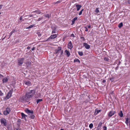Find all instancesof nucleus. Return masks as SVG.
<instances>
[{"label": "nucleus", "instance_id": "obj_8", "mask_svg": "<svg viewBox=\"0 0 130 130\" xmlns=\"http://www.w3.org/2000/svg\"><path fill=\"white\" fill-rule=\"evenodd\" d=\"M84 46L85 48L87 49H89L90 48V46L89 45L87 44L86 43H83Z\"/></svg>", "mask_w": 130, "mask_h": 130}, {"label": "nucleus", "instance_id": "obj_30", "mask_svg": "<svg viewBox=\"0 0 130 130\" xmlns=\"http://www.w3.org/2000/svg\"><path fill=\"white\" fill-rule=\"evenodd\" d=\"M114 93L112 92L111 93H110L109 94V95L110 96V97H113L114 95Z\"/></svg>", "mask_w": 130, "mask_h": 130}, {"label": "nucleus", "instance_id": "obj_14", "mask_svg": "<svg viewBox=\"0 0 130 130\" xmlns=\"http://www.w3.org/2000/svg\"><path fill=\"white\" fill-rule=\"evenodd\" d=\"M77 17H76L72 20V25H73L75 21L77 19Z\"/></svg>", "mask_w": 130, "mask_h": 130}, {"label": "nucleus", "instance_id": "obj_44", "mask_svg": "<svg viewBox=\"0 0 130 130\" xmlns=\"http://www.w3.org/2000/svg\"><path fill=\"white\" fill-rule=\"evenodd\" d=\"M15 31V30L14 29H13L12 31L11 32L10 34H11V35H12V34L14 32V31Z\"/></svg>", "mask_w": 130, "mask_h": 130}, {"label": "nucleus", "instance_id": "obj_57", "mask_svg": "<svg viewBox=\"0 0 130 130\" xmlns=\"http://www.w3.org/2000/svg\"><path fill=\"white\" fill-rule=\"evenodd\" d=\"M63 53V50H61V55Z\"/></svg>", "mask_w": 130, "mask_h": 130}, {"label": "nucleus", "instance_id": "obj_62", "mask_svg": "<svg viewBox=\"0 0 130 130\" xmlns=\"http://www.w3.org/2000/svg\"><path fill=\"white\" fill-rule=\"evenodd\" d=\"M6 36H5V37H4V38H2V40H4V39H5V38L6 37Z\"/></svg>", "mask_w": 130, "mask_h": 130}, {"label": "nucleus", "instance_id": "obj_25", "mask_svg": "<svg viewBox=\"0 0 130 130\" xmlns=\"http://www.w3.org/2000/svg\"><path fill=\"white\" fill-rule=\"evenodd\" d=\"M62 2V1L61 0L58 1L56 2H55L54 3V4H58L60 2Z\"/></svg>", "mask_w": 130, "mask_h": 130}, {"label": "nucleus", "instance_id": "obj_35", "mask_svg": "<svg viewBox=\"0 0 130 130\" xmlns=\"http://www.w3.org/2000/svg\"><path fill=\"white\" fill-rule=\"evenodd\" d=\"M29 98H25V102H28L29 100Z\"/></svg>", "mask_w": 130, "mask_h": 130}, {"label": "nucleus", "instance_id": "obj_2", "mask_svg": "<svg viewBox=\"0 0 130 130\" xmlns=\"http://www.w3.org/2000/svg\"><path fill=\"white\" fill-rule=\"evenodd\" d=\"M24 58H19L18 59V65L19 66H21L23 63Z\"/></svg>", "mask_w": 130, "mask_h": 130}, {"label": "nucleus", "instance_id": "obj_31", "mask_svg": "<svg viewBox=\"0 0 130 130\" xmlns=\"http://www.w3.org/2000/svg\"><path fill=\"white\" fill-rule=\"evenodd\" d=\"M42 101V99H38L37 100V103L38 104L39 102H41Z\"/></svg>", "mask_w": 130, "mask_h": 130}, {"label": "nucleus", "instance_id": "obj_29", "mask_svg": "<svg viewBox=\"0 0 130 130\" xmlns=\"http://www.w3.org/2000/svg\"><path fill=\"white\" fill-rule=\"evenodd\" d=\"M79 55L80 56H82L83 55V53L82 52H78Z\"/></svg>", "mask_w": 130, "mask_h": 130}, {"label": "nucleus", "instance_id": "obj_54", "mask_svg": "<svg viewBox=\"0 0 130 130\" xmlns=\"http://www.w3.org/2000/svg\"><path fill=\"white\" fill-rule=\"evenodd\" d=\"M127 2L128 4H130V0H128L127 1Z\"/></svg>", "mask_w": 130, "mask_h": 130}, {"label": "nucleus", "instance_id": "obj_7", "mask_svg": "<svg viewBox=\"0 0 130 130\" xmlns=\"http://www.w3.org/2000/svg\"><path fill=\"white\" fill-rule=\"evenodd\" d=\"M115 113L116 112L115 111L113 110L111 111L109 113L108 116H109L111 117L114 115Z\"/></svg>", "mask_w": 130, "mask_h": 130}, {"label": "nucleus", "instance_id": "obj_50", "mask_svg": "<svg viewBox=\"0 0 130 130\" xmlns=\"http://www.w3.org/2000/svg\"><path fill=\"white\" fill-rule=\"evenodd\" d=\"M86 27H87L88 28H90L91 27V26H90V25H88L87 26H86Z\"/></svg>", "mask_w": 130, "mask_h": 130}, {"label": "nucleus", "instance_id": "obj_22", "mask_svg": "<svg viewBox=\"0 0 130 130\" xmlns=\"http://www.w3.org/2000/svg\"><path fill=\"white\" fill-rule=\"evenodd\" d=\"M101 110H97L96 109L95 110L94 114L95 115H96L98 114L99 112H100L101 111Z\"/></svg>", "mask_w": 130, "mask_h": 130}, {"label": "nucleus", "instance_id": "obj_17", "mask_svg": "<svg viewBox=\"0 0 130 130\" xmlns=\"http://www.w3.org/2000/svg\"><path fill=\"white\" fill-rule=\"evenodd\" d=\"M119 115L121 117H122L123 116V114L122 111H120V112L119 113Z\"/></svg>", "mask_w": 130, "mask_h": 130}, {"label": "nucleus", "instance_id": "obj_40", "mask_svg": "<svg viewBox=\"0 0 130 130\" xmlns=\"http://www.w3.org/2000/svg\"><path fill=\"white\" fill-rule=\"evenodd\" d=\"M104 60L106 61H108L109 59L108 58L105 57L104 58Z\"/></svg>", "mask_w": 130, "mask_h": 130}, {"label": "nucleus", "instance_id": "obj_27", "mask_svg": "<svg viewBox=\"0 0 130 130\" xmlns=\"http://www.w3.org/2000/svg\"><path fill=\"white\" fill-rule=\"evenodd\" d=\"M25 98H20V100H21V102H25Z\"/></svg>", "mask_w": 130, "mask_h": 130}, {"label": "nucleus", "instance_id": "obj_55", "mask_svg": "<svg viewBox=\"0 0 130 130\" xmlns=\"http://www.w3.org/2000/svg\"><path fill=\"white\" fill-rule=\"evenodd\" d=\"M3 6V5H0V9H1V8H2Z\"/></svg>", "mask_w": 130, "mask_h": 130}, {"label": "nucleus", "instance_id": "obj_45", "mask_svg": "<svg viewBox=\"0 0 130 130\" xmlns=\"http://www.w3.org/2000/svg\"><path fill=\"white\" fill-rule=\"evenodd\" d=\"M43 17H41V18H39L38 19L37 21H40L42 19H43Z\"/></svg>", "mask_w": 130, "mask_h": 130}, {"label": "nucleus", "instance_id": "obj_18", "mask_svg": "<svg viewBox=\"0 0 130 130\" xmlns=\"http://www.w3.org/2000/svg\"><path fill=\"white\" fill-rule=\"evenodd\" d=\"M31 62L29 61H27L26 62V64L27 67H29L30 65Z\"/></svg>", "mask_w": 130, "mask_h": 130}, {"label": "nucleus", "instance_id": "obj_32", "mask_svg": "<svg viewBox=\"0 0 130 130\" xmlns=\"http://www.w3.org/2000/svg\"><path fill=\"white\" fill-rule=\"evenodd\" d=\"M37 34L38 35V36H41V34L40 33V32L38 31L37 32Z\"/></svg>", "mask_w": 130, "mask_h": 130}, {"label": "nucleus", "instance_id": "obj_38", "mask_svg": "<svg viewBox=\"0 0 130 130\" xmlns=\"http://www.w3.org/2000/svg\"><path fill=\"white\" fill-rule=\"evenodd\" d=\"M56 31V28H55L53 29V30L52 31V34H53V33H55Z\"/></svg>", "mask_w": 130, "mask_h": 130}, {"label": "nucleus", "instance_id": "obj_37", "mask_svg": "<svg viewBox=\"0 0 130 130\" xmlns=\"http://www.w3.org/2000/svg\"><path fill=\"white\" fill-rule=\"evenodd\" d=\"M9 113L8 112L6 111H4V114L5 115H7Z\"/></svg>", "mask_w": 130, "mask_h": 130}, {"label": "nucleus", "instance_id": "obj_56", "mask_svg": "<svg viewBox=\"0 0 130 130\" xmlns=\"http://www.w3.org/2000/svg\"><path fill=\"white\" fill-rule=\"evenodd\" d=\"M22 16H21V17H20V20H22Z\"/></svg>", "mask_w": 130, "mask_h": 130}, {"label": "nucleus", "instance_id": "obj_20", "mask_svg": "<svg viewBox=\"0 0 130 130\" xmlns=\"http://www.w3.org/2000/svg\"><path fill=\"white\" fill-rule=\"evenodd\" d=\"M29 116V117L31 119H34L35 118V116L33 114H30V115Z\"/></svg>", "mask_w": 130, "mask_h": 130}, {"label": "nucleus", "instance_id": "obj_39", "mask_svg": "<svg viewBox=\"0 0 130 130\" xmlns=\"http://www.w3.org/2000/svg\"><path fill=\"white\" fill-rule=\"evenodd\" d=\"M93 127V124L92 123L90 124L89 125V127L91 128H92Z\"/></svg>", "mask_w": 130, "mask_h": 130}, {"label": "nucleus", "instance_id": "obj_16", "mask_svg": "<svg viewBox=\"0 0 130 130\" xmlns=\"http://www.w3.org/2000/svg\"><path fill=\"white\" fill-rule=\"evenodd\" d=\"M65 52L66 53L67 56L69 57L70 55V53L69 52L67 51V50H65Z\"/></svg>", "mask_w": 130, "mask_h": 130}, {"label": "nucleus", "instance_id": "obj_60", "mask_svg": "<svg viewBox=\"0 0 130 130\" xmlns=\"http://www.w3.org/2000/svg\"><path fill=\"white\" fill-rule=\"evenodd\" d=\"M30 47L29 46H28L27 48V49H30Z\"/></svg>", "mask_w": 130, "mask_h": 130}, {"label": "nucleus", "instance_id": "obj_63", "mask_svg": "<svg viewBox=\"0 0 130 130\" xmlns=\"http://www.w3.org/2000/svg\"><path fill=\"white\" fill-rule=\"evenodd\" d=\"M16 130H21V129L19 128H18Z\"/></svg>", "mask_w": 130, "mask_h": 130}, {"label": "nucleus", "instance_id": "obj_24", "mask_svg": "<svg viewBox=\"0 0 130 130\" xmlns=\"http://www.w3.org/2000/svg\"><path fill=\"white\" fill-rule=\"evenodd\" d=\"M78 62L79 63L80 62V60L78 59H75L74 60V62Z\"/></svg>", "mask_w": 130, "mask_h": 130}, {"label": "nucleus", "instance_id": "obj_5", "mask_svg": "<svg viewBox=\"0 0 130 130\" xmlns=\"http://www.w3.org/2000/svg\"><path fill=\"white\" fill-rule=\"evenodd\" d=\"M57 36V35L56 34L52 35L50 37L47 39V41H49V40L50 39H54Z\"/></svg>", "mask_w": 130, "mask_h": 130}, {"label": "nucleus", "instance_id": "obj_46", "mask_svg": "<svg viewBox=\"0 0 130 130\" xmlns=\"http://www.w3.org/2000/svg\"><path fill=\"white\" fill-rule=\"evenodd\" d=\"M3 95V93H2L1 91L0 90V96H2Z\"/></svg>", "mask_w": 130, "mask_h": 130}, {"label": "nucleus", "instance_id": "obj_61", "mask_svg": "<svg viewBox=\"0 0 130 130\" xmlns=\"http://www.w3.org/2000/svg\"><path fill=\"white\" fill-rule=\"evenodd\" d=\"M33 16V15H29V17H32Z\"/></svg>", "mask_w": 130, "mask_h": 130}, {"label": "nucleus", "instance_id": "obj_41", "mask_svg": "<svg viewBox=\"0 0 130 130\" xmlns=\"http://www.w3.org/2000/svg\"><path fill=\"white\" fill-rule=\"evenodd\" d=\"M99 8H96V10H95V12L97 13H98L99 12Z\"/></svg>", "mask_w": 130, "mask_h": 130}, {"label": "nucleus", "instance_id": "obj_48", "mask_svg": "<svg viewBox=\"0 0 130 130\" xmlns=\"http://www.w3.org/2000/svg\"><path fill=\"white\" fill-rule=\"evenodd\" d=\"M81 39H82L84 41L85 40V39L83 37H81L80 38Z\"/></svg>", "mask_w": 130, "mask_h": 130}, {"label": "nucleus", "instance_id": "obj_6", "mask_svg": "<svg viewBox=\"0 0 130 130\" xmlns=\"http://www.w3.org/2000/svg\"><path fill=\"white\" fill-rule=\"evenodd\" d=\"M12 90H10L7 93L6 98H10L12 94Z\"/></svg>", "mask_w": 130, "mask_h": 130}, {"label": "nucleus", "instance_id": "obj_53", "mask_svg": "<svg viewBox=\"0 0 130 130\" xmlns=\"http://www.w3.org/2000/svg\"><path fill=\"white\" fill-rule=\"evenodd\" d=\"M71 36L72 37H75L74 36L73 34H72Z\"/></svg>", "mask_w": 130, "mask_h": 130}, {"label": "nucleus", "instance_id": "obj_3", "mask_svg": "<svg viewBox=\"0 0 130 130\" xmlns=\"http://www.w3.org/2000/svg\"><path fill=\"white\" fill-rule=\"evenodd\" d=\"M25 111L29 115H30V114H33L34 112L32 110H29L28 108L25 109Z\"/></svg>", "mask_w": 130, "mask_h": 130}, {"label": "nucleus", "instance_id": "obj_21", "mask_svg": "<svg viewBox=\"0 0 130 130\" xmlns=\"http://www.w3.org/2000/svg\"><path fill=\"white\" fill-rule=\"evenodd\" d=\"M102 123L101 122H100L99 124L98 125V126L97 127V129H99L100 128L101 126L102 125Z\"/></svg>", "mask_w": 130, "mask_h": 130}, {"label": "nucleus", "instance_id": "obj_52", "mask_svg": "<svg viewBox=\"0 0 130 130\" xmlns=\"http://www.w3.org/2000/svg\"><path fill=\"white\" fill-rule=\"evenodd\" d=\"M103 128L105 129L103 130H106L107 129V127L106 126H104L103 127Z\"/></svg>", "mask_w": 130, "mask_h": 130}, {"label": "nucleus", "instance_id": "obj_4", "mask_svg": "<svg viewBox=\"0 0 130 130\" xmlns=\"http://www.w3.org/2000/svg\"><path fill=\"white\" fill-rule=\"evenodd\" d=\"M1 122L2 124H3L5 126H7V122L6 120L4 118L1 119Z\"/></svg>", "mask_w": 130, "mask_h": 130}, {"label": "nucleus", "instance_id": "obj_19", "mask_svg": "<svg viewBox=\"0 0 130 130\" xmlns=\"http://www.w3.org/2000/svg\"><path fill=\"white\" fill-rule=\"evenodd\" d=\"M85 94H82L81 95H80V96L81 97H82L83 98H85L86 97L87 95H86V94L87 93V92H85Z\"/></svg>", "mask_w": 130, "mask_h": 130}, {"label": "nucleus", "instance_id": "obj_13", "mask_svg": "<svg viewBox=\"0 0 130 130\" xmlns=\"http://www.w3.org/2000/svg\"><path fill=\"white\" fill-rule=\"evenodd\" d=\"M76 7L77 8V11H79L82 6L81 5L77 4L76 5Z\"/></svg>", "mask_w": 130, "mask_h": 130}, {"label": "nucleus", "instance_id": "obj_34", "mask_svg": "<svg viewBox=\"0 0 130 130\" xmlns=\"http://www.w3.org/2000/svg\"><path fill=\"white\" fill-rule=\"evenodd\" d=\"M129 119L127 118L126 119V121H125V123L127 125V124L128 123Z\"/></svg>", "mask_w": 130, "mask_h": 130}, {"label": "nucleus", "instance_id": "obj_33", "mask_svg": "<svg viewBox=\"0 0 130 130\" xmlns=\"http://www.w3.org/2000/svg\"><path fill=\"white\" fill-rule=\"evenodd\" d=\"M10 110L9 108L7 107L6 108V111L8 112L9 113V112L10 111Z\"/></svg>", "mask_w": 130, "mask_h": 130}, {"label": "nucleus", "instance_id": "obj_11", "mask_svg": "<svg viewBox=\"0 0 130 130\" xmlns=\"http://www.w3.org/2000/svg\"><path fill=\"white\" fill-rule=\"evenodd\" d=\"M61 49V47H58L57 49L55 50V53L57 54L60 51Z\"/></svg>", "mask_w": 130, "mask_h": 130}, {"label": "nucleus", "instance_id": "obj_43", "mask_svg": "<svg viewBox=\"0 0 130 130\" xmlns=\"http://www.w3.org/2000/svg\"><path fill=\"white\" fill-rule=\"evenodd\" d=\"M24 17H25V19H28V18H29V15H26Z\"/></svg>", "mask_w": 130, "mask_h": 130}, {"label": "nucleus", "instance_id": "obj_51", "mask_svg": "<svg viewBox=\"0 0 130 130\" xmlns=\"http://www.w3.org/2000/svg\"><path fill=\"white\" fill-rule=\"evenodd\" d=\"M114 79V78H113V77L110 78V80H111L112 81H113Z\"/></svg>", "mask_w": 130, "mask_h": 130}, {"label": "nucleus", "instance_id": "obj_26", "mask_svg": "<svg viewBox=\"0 0 130 130\" xmlns=\"http://www.w3.org/2000/svg\"><path fill=\"white\" fill-rule=\"evenodd\" d=\"M123 24L121 22L119 24V25H118V27L119 28H120L121 27L123 26Z\"/></svg>", "mask_w": 130, "mask_h": 130}, {"label": "nucleus", "instance_id": "obj_10", "mask_svg": "<svg viewBox=\"0 0 130 130\" xmlns=\"http://www.w3.org/2000/svg\"><path fill=\"white\" fill-rule=\"evenodd\" d=\"M24 83L25 84L28 86H30L31 85V82L29 81H25L24 82Z\"/></svg>", "mask_w": 130, "mask_h": 130}, {"label": "nucleus", "instance_id": "obj_36", "mask_svg": "<svg viewBox=\"0 0 130 130\" xmlns=\"http://www.w3.org/2000/svg\"><path fill=\"white\" fill-rule=\"evenodd\" d=\"M84 10V9H82L81 11H80L79 12V13H78V15H81L82 14V12Z\"/></svg>", "mask_w": 130, "mask_h": 130}, {"label": "nucleus", "instance_id": "obj_49", "mask_svg": "<svg viewBox=\"0 0 130 130\" xmlns=\"http://www.w3.org/2000/svg\"><path fill=\"white\" fill-rule=\"evenodd\" d=\"M85 28L86 29L85 30V31H88V29L87 28V27H85Z\"/></svg>", "mask_w": 130, "mask_h": 130}, {"label": "nucleus", "instance_id": "obj_47", "mask_svg": "<svg viewBox=\"0 0 130 130\" xmlns=\"http://www.w3.org/2000/svg\"><path fill=\"white\" fill-rule=\"evenodd\" d=\"M33 12H38V13L39 14H40V13H41V12H40V11H37V10Z\"/></svg>", "mask_w": 130, "mask_h": 130}, {"label": "nucleus", "instance_id": "obj_12", "mask_svg": "<svg viewBox=\"0 0 130 130\" xmlns=\"http://www.w3.org/2000/svg\"><path fill=\"white\" fill-rule=\"evenodd\" d=\"M68 48H69L70 49H71L73 47V46L72 44L71 43V41H70V42H69L68 43Z\"/></svg>", "mask_w": 130, "mask_h": 130}, {"label": "nucleus", "instance_id": "obj_1", "mask_svg": "<svg viewBox=\"0 0 130 130\" xmlns=\"http://www.w3.org/2000/svg\"><path fill=\"white\" fill-rule=\"evenodd\" d=\"M35 93V90H32L26 94V98H31L34 95Z\"/></svg>", "mask_w": 130, "mask_h": 130}, {"label": "nucleus", "instance_id": "obj_59", "mask_svg": "<svg viewBox=\"0 0 130 130\" xmlns=\"http://www.w3.org/2000/svg\"><path fill=\"white\" fill-rule=\"evenodd\" d=\"M102 82L103 83H105L106 82V80H103Z\"/></svg>", "mask_w": 130, "mask_h": 130}, {"label": "nucleus", "instance_id": "obj_42", "mask_svg": "<svg viewBox=\"0 0 130 130\" xmlns=\"http://www.w3.org/2000/svg\"><path fill=\"white\" fill-rule=\"evenodd\" d=\"M44 16L46 17H47L48 18H49V15L48 14H47L46 15H44Z\"/></svg>", "mask_w": 130, "mask_h": 130}, {"label": "nucleus", "instance_id": "obj_28", "mask_svg": "<svg viewBox=\"0 0 130 130\" xmlns=\"http://www.w3.org/2000/svg\"><path fill=\"white\" fill-rule=\"evenodd\" d=\"M35 25L34 24H32L26 28V29H29Z\"/></svg>", "mask_w": 130, "mask_h": 130}, {"label": "nucleus", "instance_id": "obj_58", "mask_svg": "<svg viewBox=\"0 0 130 130\" xmlns=\"http://www.w3.org/2000/svg\"><path fill=\"white\" fill-rule=\"evenodd\" d=\"M35 49V48L34 47H33L32 49H31V50H32V51H33Z\"/></svg>", "mask_w": 130, "mask_h": 130}, {"label": "nucleus", "instance_id": "obj_9", "mask_svg": "<svg viewBox=\"0 0 130 130\" xmlns=\"http://www.w3.org/2000/svg\"><path fill=\"white\" fill-rule=\"evenodd\" d=\"M21 116L22 117V119H24L25 121H26L27 120L26 118V117H27V116L24 114L23 113H21Z\"/></svg>", "mask_w": 130, "mask_h": 130}, {"label": "nucleus", "instance_id": "obj_64", "mask_svg": "<svg viewBox=\"0 0 130 130\" xmlns=\"http://www.w3.org/2000/svg\"><path fill=\"white\" fill-rule=\"evenodd\" d=\"M11 35H11V34H10V35L9 36V38H8V39H9V38L11 36Z\"/></svg>", "mask_w": 130, "mask_h": 130}, {"label": "nucleus", "instance_id": "obj_15", "mask_svg": "<svg viewBox=\"0 0 130 130\" xmlns=\"http://www.w3.org/2000/svg\"><path fill=\"white\" fill-rule=\"evenodd\" d=\"M71 110V107L69 106L68 108L66 109L65 111L69 112Z\"/></svg>", "mask_w": 130, "mask_h": 130}, {"label": "nucleus", "instance_id": "obj_23", "mask_svg": "<svg viewBox=\"0 0 130 130\" xmlns=\"http://www.w3.org/2000/svg\"><path fill=\"white\" fill-rule=\"evenodd\" d=\"M8 80L7 78L4 79L2 80L3 83H6L8 81Z\"/></svg>", "mask_w": 130, "mask_h": 130}]
</instances>
